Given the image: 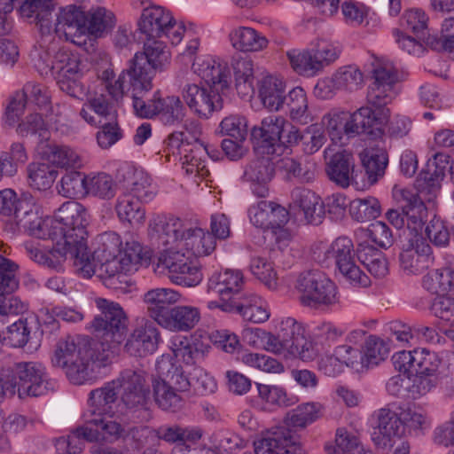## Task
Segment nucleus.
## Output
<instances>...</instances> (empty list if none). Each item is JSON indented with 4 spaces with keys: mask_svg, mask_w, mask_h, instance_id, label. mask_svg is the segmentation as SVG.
Returning a JSON list of instances; mask_svg holds the SVG:
<instances>
[{
    "mask_svg": "<svg viewBox=\"0 0 454 454\" xmlns=\"http://www.w3.org/2000/svg\"><path fill=\"white\" fill-rule=\"evenodd\" d=\"M410 200L407 211L389 209L386 216L397 230H403L402 252L399 254L401 267L409 274L418 275L433 265L434 257L431 246L422 236L427 209L419 200L405 192Z\"/></svg>",
    "mask_w": 454,
    "mask_h": 454,
    "instance_id": "1",
    "label": "nucleus"
},
{
    "mask_svg": "<svg viewBox=\"0 0 454 454\" xmlns=\"http://www.w3.org/2000/svg\"><path fill=\"white\" fill-rule=\"evenodd\" d=\"M88 212L86 208L77 201H67L55 212L54 216L42 218L28 207L27 213H24L15 221H9L4 224V231L11 236L20 232L41 239H63L67 232H71L79 239L88 237L87 225Z\"/></svg>",
    "mask_w": 454,
    "mask_h": 454,
    "instance_id": "2",
    "label": "nucleus"
},
{
    "mask_svg": "<svg viewBox=\"0 0 454 454\" xmlns=\"http://www.w3.org/2000/svg\"><path fill=\"white\" fill-rule=\"evenodd\" d=\"M101 347L89 336L60 339L51 357V364L64 369L73 384H83L100 377L101 369L110 365L98 349Z\"/></svg>",
    "mask_w": 454,
    "mask_h": 454,
    "instance_id": "3",
    "label": "nucleus"
},
{
    "mask_svg": "<svg viewBox=\"0 0 454 454\" xmlns=\"http://www.w3.org/2000/svg\"><path fill=\"white\" fill-rule=\"evenodd\" d=\"M192 69L208 88L188 83L183 88L182 97L191 112L200 119H208L223 108L221 93L229 88L230 72L226 63L212 59L194 61Z\"/></svg>",
    "mask_w": 454,
    "mask_h": 454,
    "instance_id": "4",
    "label": "nucleus"
},
{
    "mask_svg": "<svg viewBox=\"0 0 454 454\" xmlns=\"http://www.w3.org/2000/svg\"><path fill=\"white\" fill-rule=\"evenodd\" d=\"M149 235L155 243L171 246L177 241H184V246L196 256L210 254L216 247V237L211 232H205L201 228L184 229L179 219L157 215L149 223Z\"/></svg>",
    "mask_w": 454,
    "mask_h": 454,
    "instance_id": "5",
    "label": "nucleus"
},
{
    "mask_svg": "<svg viewBox=\"0 0 454 454\" xmlns=\"http://www.w3.org/2000/svg\"><path fill=\"white\" fill-rule=\"evenodd\" d=\"M97 307L101 314L96 316L90 325L96 338L94 342L101 344L100 350L106 360L111 364L119 353L120 345L123 341L128 326V318L119 303L103 298L96 300Z\"/></svg>",
    "mask_w": 454,
    "mask_h": 454,
    "instance_id": "6",
    "label": "nucleus"
},
{
    "mask_svg": "<svg viewBox=\"0 0 454 454\" xmlns=\"http://www.w3.org/2000/svg\"><path fill=\"white\" fill-rule=\"evenodd\" d=\"M252 335L261 337L265 348L275 354L298 357L302 361H309L316 356L311 342L307 340L304 325L294 317L280 321L277 335L262 329H257Z\"/></svg>",
    "mask_w": 454,
    "mask_h": 454,
    "instance_id": "7",
    "label": "nucleus"
},
{
    "mask_svg": "<svg viewBox=\"0 0 454 454\" xmlns=\"http://www.w3.org/2000/svg\"><path fill=\"white\" fill-rule=\"evenodd\" d=\"M373 78L374 81L367 91V106L359 109H366L369 112L364 118L365 122L378 136L382 133L383 127L390 118L387 105L396 96L395 84L397 74L392 67H379L373 70Z\"/></svg>",
    "mask_w": 454,
    "mask_h": 454,
    "instance_id": "8",
    "label": "nucleus"
},
{
    "mask_svg": "<svg viewBox=\"0 0 454 454\" xmlns=\"http://www.w3.org/2000/svg\"><path fill=\"white\" fill-rule=\"evenodd\" d=\"M87 238L76 239L71 232H67L65 238L55 239L54 246L50 250L31 246L27 247V252L34 262L51 269H58L69 256L83 275L90 278L93 275L94 269L87 253Z\"/></svg>",
    "mask_w": 454,
    "mask_h": 454,
    "instance_id": "9",
    "label": "nucleus"
},
{
    "mask_svg": "<svg viewBox=\"0 0 454 454\" xmlns=\"http://www.w3.org/2000/svg\"><path fill=\"white\" fill-rule=\"evenodd\" d=\"M377 428L380 436L373 438L376 444L386 448L393 439H400L407 434L424 427L427 418L406 405L389 403L377 413Z\"/></svg>",
    "mask_w": 454,
    "mask_h": 454,
    "instance_id": "10",
    "label": "nucleus"
},
{
    "mask_svg": "<svg viewBox=\"0 0 454 454\" xmlns=\"http://www.w3.org/2000/svg\"><path fill=\"white\" fill-rule=\"evenodd\" d=\"M256 154L280 156L286 147L297 145L298 128L282 116L270 115L251 130Z\"/></svg>",
    "mask_w": 454,
    "mask_h": 454,
    "instance_id": "11",
    "label": "nucleus"
},
{
    "mask_svg": "<svg viewBox=\"0 0 454 454\" xmlns=\"http://www.w3.org/2000/svg\"><path fill=\"white\" fill-rule=\"evenodd\" d=\"M295 288L303 306L312 309L330 307L339 302L336 285L321 270H309L301 272Z\"/></svg>",
    "mask_w": 454,
    "mask_h": 454,
    "instance_id": "12",
    "label": "nucleus"
},
{
    "mask_svg": "<svg viewBox=\"0 0 454 454\" xmlns=\"http://www.w3.org/2000/svg\"><path fill=\"white\" fill-rule=\"evenodd\" d=\"M137 27L139 40L165 36L174 45L178 44L188 32L182 22L175 20L169 11L155 5L143 10Z\"/></svg>",
    "mask_w": 454,
    "mask_h": 454,
    "instance_id": "13",
    "label": "nucleus"
},
{
    "mask_svg": "<svg viewBox=\"0 0 454 454\" xmlns=\"http://www.w3.org/2000/svg\"><path fill=\"white\" fill-rule=\"evenodd\" d=\"M34 67L43 76L54 80L78 79L82 74V60L79 53L67 47L59 49L53 55L49 50L36 49L32 54Z\"/></svg>",
    "mask_w": 454,
    "mask_h": 454,
    "instance_id": "14",
    "label": "nucleus"
},
{
    "mask_svg": "<svg viewBox=\"0 0 454 454\" xmlns=\"http://www.w3.org/2000/svg\"><path fill=\"white\" fill-rule=\"evenodd\" d=\"M11 382L19 395L41 396L54 392L56 380L51 378L46 367L38 362L16 363L11 371Z\"/></svg>",
    "mask_w": 454,
    "mask_h": 454,
    "instance_id": "15",
    "label": "nucleus"
},
{
    "mask_svg": "<svg viewBox=\"0 0 454 454\" xmlns=\"http://www.w3.org/2000/svg\"><path fill=\"white\" fill-rule=\"evenodd\" d=\"M450 156L437 153L430 159L427 164V169L422 170L415 181L416 192L409 189H403L400 192L399 211H407L405 206L409 204L410 200L406 198L405 192H409L414 199L419 200L426 207L424 200L431 201L440 192L442 181L445 176V172L449 168Z\"/></svg>",
    "mask_w": 454,
    "mask_h": 454,
    "instance_id": "16",
    "label": "nucleus"
},
{
    "mask_svg": "<svg viewBox=\"0 0 454 454\" xmlns=\"http://www.w3.org/2000/svg\"><path fill=\"white\" fill-rule=\"evenodd\" d=\"M144 43L143 51L137 52L129 60V66L135 74L153 89V79L157 72H163L170 61V52L165 43L160 39L140 40Z\"/></svg>",
    "mask_w": 454,
    "mask_h": 454,
    "instance_id": "17",
    "label": "nucleus"
},
{
    "mask_svg": "<svg viewBox=\"0 0 454 454\" xmlns=\"http://www.w3.org/2000/svg\"><path fill=\"white\" fill-rule=\"evenodd\" d=\"M354 256L352 240L347 237H339L324 251V257L321 259L318 254L317 259L326 265L328 261H333L352 286L366 287L370 286V278L356 264Z\"/></svg>",
    "mask_w": 454,
    "mask_h": 454,
    "instance_id": "18",
    "label": "nucleus"
},
{
    "mask_svg": "<svg viewBox=\"0 0 454 454\" xmlns=\"http://www.w3.org/2000/svg\"><path fill=\"white\" fill-rule=\"evenodd\" d=\"M243 286L244 277L240 270L226 269L213 272L207 279V293L219 299L207 301V308L210 310L218 309L225 313L245 292Z\"/></svg>",
    "mask_w": 454,
    "mask_h": 454,
    "instance_id": "19",
    "label": "nucleus"
},
{
    "mask_svg": "<svg viewBox=\"0 0 454 454\" xmlns=\"http://www.w3.org/2000/svg\"><path fill=\"white\" fill-rule=\"evenodd\" d=\"M135 114L145 119L158 117L164 125L176 126L183 122L186 109L179 97L171 95L162 98L160 91H156L148 101L136 99Z\"/></svg>",
    "mask_w": 454,
    "mask_h": 454,
    "instance_id": "20",
    "label": "nucleus"
},
{
    "mask_svg": "<svg viewBox=\"0 0 454 454\" xmlns=\"http://www.w3.org/2000/svg\"><path fill=\"white\" fill-rule=\"evenodd\" d=\"M369 112L366 109H357L353 114L345 111H333L325 114L323 122L334 143L341 142L344 136L348 138L360 134L376 136L364 118Z\"/></svg>",
    "mask_w": 454,
    "mask_h": 454,
    "instance_id": "21",
    "label": "nucleus"
},
{
    "mask_svg": "<svg viewBox=\"0 0 454 454\" xmlns=\"http://www.w3.org/2000/svg\"><path fill=\"white\" fill-rule=\"evenodd\" d=\"M157 245L160 247L158 243ZM164 247L159 253L157 267L168 270L169 278L177 285L188 287L198 286L203 278L200 270L189 261L184 253L175 250L172 247Z\"/></svg>",
    "mask_w": 454,
    "mask_h": 454,
    "instance_id": "22",
    "label": "nucleus"
},
{
    "mask_svg": "<svg viewBox=\"0 0 454 454\" xmlns=\"http://www.w3.org/2000/svg\"><path fill=\"white\" fill-rule=\"evenodd\" d=\"M391 361L396 371L408 377L413 374L437 377L442 364L438 354L426 348L396 352L392 356Z\"/></svg>",
    "mask_w": 454,
    "mask_h": 454,
    "instance_id": "23",
    "label": "nucleus"
},
{
    "mask_svg": "<svg viewBox=\"0 0 454 454\" xmlns=\"http://www.w3.org/2000/svg\"><path fill=\"white\" fill-rule=\"evenodd\" d=\"M251 223L256 228L271 230L277 240L286 239L289 233L285 225L289 221V212L273 201L261 200L248 209Z\"/></svg>",
    "mask_w": 454,
    "mask_h": 454,
    "instance_id": "24",
    "label": "nucleus"
},
{
    "mask_svg": "<svg viewBox=\"0 0 454 454\" xmlns=\"http://www.w3.org/2000/svg\"><path fill=\"white\" fill-rule=\"evenodd\" d=\"M116 381L119 391L121 389V402L129 411L146 410L150 401V387L143 371L126 369Z\"/></svg>",
    "mask_w": 454,
    "mask_h": 454,
    "instance_id": "25",
    "label": "nucleus"
},
{
    "mask_svg": "<svg viewBox=\"0 0 454 454\" xmlns=\"http://www.w3.org/2000/svg\"><path fill=\"white\" fill-rule=\"evenodd\" d=\"M254 445L255 454H309L300 435L286 427L267 432Z\"/></svg>",
    "mask_w": 454,
    "mask_h": 454,
    "instance_id": "26",
    "label": "nucleus"
},
{
    "mask_svg": "<svg viewBox=\"0 0 454 454\" xmlns=\"http://www.w3.org/2000/svg\"><path fill=\"white\" fill-rule=\"evenodd\" d=\"M87 10L82 5L68 4L61 7L57 14L55 31L63 34L67 40L80 44L87 36Z\"/></svg>",
    "mask_w": 454,
    "mask_h": 454,
    "instance_id": "27",
    "label": "nucleus"
},
{
    "mask_svg": "<svg viewBox=\"0 0 454 454\" xmlns=\"http://www.w3.org/2000/svg\"><path fill=\"white\" fill-rule=\"evenodd\" d=\"M258 157L251 160L245 168L242 178L251 183L252 192L259 197L265 198L269 194L268 183L275 175L276 155L256 154Z\"/></svg>",
    "mask_w": 454,
    "mask_h": 454,
    "instance_id": "28",
    "label": "nucleus"
},
{
    "mask_svg": "<svg viewBox=\"0 0 454 454\" xmlns=\"http://www.w3.org/2000/svg\"><path fill=\"white\" fill-rule=\"evenodd\" d=\"M160 341V333L154 322L143 319L137 323L125 343L130 356H146L153 354Z\"/></svg>",
    "mask_w": 454,
    "mask_h": 454,
    "instance_id": "29",
    "label": "nucleus"
},
{
    "mask_svg": "<svg viewBox=\"0 0 454 454\" xmlns=\"http://www.w3.org/2000/svg\"><path fill=\"white\" fill-rule=\"evenodd\" d=\"M132 70L129 65V67L123 70L116 80L109 81L107 79L104 85L112 101L118 103L123 97H130L135 111L136 99L143 98V96L151 90L145 86V83Z\"/></svg>",
    "mask_w": 454,
    "mask_h": 454,
    "instance_id": "30",
    "label": "nucleus"
},
{
    "mask_svg": "<svg viewBox=\"0 0 454 454\" xmlns=\"http://www.w3.org/2000/svg\"><path fill=\"white\" fill-rule=\"evenodd\" d=\"M290 207L301 214V221L308 224L321 223L325 215V206L321 198L313 191L304 187H295L291 192Z\"/></svg>",
    "mask_w": 454,
    "mask_h": 454,
    "instance_id": "31",
    "label": "nucleus"
},
{
    "mask_svg": "<svg viewBox=\"0 0 454 454\" xmlns=\"http://www.w3.org/2000/svg\"><path fill=\"white\" fill-rule=\"evenodd\" d=\"M118 381L114 380L103 387L93 389L89 394V408L83 414L84 418L98 417L99 415H114L119 399Z\"/></svg>",
    "mask_w": 454,
    "mask_h": 454,
    "instance_id": "32",
    "label": "nucleus"
},
{
    "mask_svg": "<svg viewBox=\"0 0 454 454\" xmlns=\"http://www.w3.org/2000/svg\"><path fill=\"white\" fill-rule=\"evenodd\" d=\"M225 313L239 315L244 320L254 324L263 323L270 317L266 302L249 291H245Z\"/></svg>",
    "mask_w": 454,
    "mask_h": 454,
    "instance_id": "33",
    "label": "nucleus"
},
{
    "mask_svg": "<svg viewBox=\"0 0 454 454\" xmlns=\"http://www.w3.org/2000/svg\"><path fill=\"white\" fill-rule=\"evenodd\" d=\"M180 298V294L168 288H156L146 292L144 301L148 316L158 325H162L170 313L172 305Z\"/></svg>",
    "mask_w": 454,
    "mask_h": 454,
    "instance_id": "34",
    "label": "nucleus"
},
{
    "mask_svg": "<svg viewBox=\"0 0 454 454\" xmlns=\"http://www.w3.org/2000/svg\"><path fill=\"white\" fill-rule=\"evenodd\" d=\"M325 171L329 179L341 188L348 187L357 176L354 156L346 150L337 152L330 158Z\"/></svg>",
    "mask_w": 454,
    "mask_h": 454,
    "instance_id": "35",
    "label": "nucleus"
},
{
    "mask_svg": "<svg viewBox=\"0 0 454 454\" xmlns=\"http://www.w3.org/2000/svg\"><path fill=\"white\" fill-rule=\"evenodd\" d=\"M14 1L10 0V4L14 5ZM54 9V0H24L20 6V12L22 17L32 19L31 22L40 27L42 34H47L51 29Z\"/></svg>",
    "mask_w": 454,
    "mask_h": 454,
    "instance_id": "36",
    "label": "nucleus"
},
{
    "mask_svg": "<svg viewBox=\"0 0 454 454\" xmlns=\"http://www.w3.org/2000/svg\"><path fill=\"white\" fill-rule=\"evenodd\" d=\"M155 369L158 379L167 383L170 387L186 392L191 387L190 379L185 375L181 365L177 364L171 355H162L156 360Z\"/></svg>",
    "mask_w": 454,
    "mask_h": 454,
    "instance_id": "37",
    "label": "nucleus"
},
{
    "mask_svg": "<svg viewBox=\"0 0 454 454\" xmlns=\"http://www.w3.org/2000/svg\"><path fill=\"white\" fill-rule=\"evenodd\" d=\"M121 246V239L116 232L106 231L101 233L96 239V247L92 254L87 250L90 262L96 268L98 265L112 262V261L117 259Z\"/></svg>",
    "mask_w": 454,
    "mask_h": 454,
    "instance_id": "38",
    "label": "nucleus"
},
{
    "mask_svg": "<svg viewBox=\"0 0 454 454\" xmlns=\"http://www.w3.org/2000/svg\"><path fill=\"white\" fill-rule=\"evenodd\" d=\"M359 159L370 185L375 184L384 176L388 165V155L384 149L365 148L359 153Z\"/></svg>",
    "mask_w": 454,
    "mask_h": 454,
    "instance_id": "39",
    "label": "nucleus"
},
{
    "mask_svg": "<svg viewBox=\"0 0 454 454\" xmlns=\"http://www.w3.org/2000/svg\"><path fill=\"white\" fill-rule=\"evenodd\" d=\"M92 430L98 433L97 440L105 441L110 443L115 442L120 439H125L128 435L127 430L121 422L114 419V415H99L98 417L84 418Z\"/></svg>",
    "mask_w": 454,
    "mask_h": 454,
    "instance_id": "40",
    "label": "nucleus"
},
{
    "mask_svg": "<svg viewBox=\"0 0 454 454\" xmlns=\"http://www.w3.org/2000/svg\"><path fill=\"white\" fill-rule=\"evenodd\" d=\"M259 96L264 107L270 111L283 110L286 96L285 82L271 75L266 76L261 82Z\"/></svg>",
    "mask_w": 454,
    "mask_h": 454,
    "instance_id": "41",
    "label": "nucleus"
},
{
    "mask_svg": "<svg viewBox=\"0 0 454 454\" xmlns=\"http://www.w3.org/2000/svg\"><path fill=\"white\" fill-rule=\"evenodd\" d=\"M282 111L288 113L294 121L302 125L313 119L309 110L307 94L301 87H295L286 94Z\"/></svg>",
    "mask_w": 454,
    "mask_h": 454,
    "instance_id": "42",
    "label": "nucleus"
},
{
    "mask_svg": "<svg viewBox=\"0 0 454 454\" xmlns=\"http://www.w3.org/2000/svg\"><path fill=\"white\" fill-rule=\"evenodd\" d=\"M235 86L238 93L243 97L254 92V63L247 56L235 54L231 59Z\"/></svg>",
    "mask_w": 454,
    "mask_h": 454,
    "instance_id": "43",
    "label": "nucleus"
},
{
    "mask_svg": "<svg viewBox=\"0 0 454 454\" xmlns=\"http://www.w3.org/2000/svg\"><path fill=\"white\" fill-rule=\"evenodd\" d=\"M233 48L238 51H258L266 48L267 38L255 29L249 27H239L232 29L229 35Z\"/></svg>",
    "mask_w": 454,
    "mask_h": 454,
    "instance_id": "44",
    "label": "nucleus"
},
{
    "mask_svg": "<svg viewBox=\"0 0 454 454\" xmlns=\"http://www.w3.org/2000/svg\"><path fill=\"white\" fill-rule=\"evenodd\" d=\"M186 146L187 153H183L180 161L183 169L186 174H195L201 178H206L209 175V170L205 165V147L204 144L195 137L192 142H189Z\"/></svg>",
    "mask_w": 454,
    "mask_h": 454,
    "instance_id": "45",
    "label": "nucleus"
},
{
    "mask_svg": "<svg viewBox=\"0 0 454 454\" xmlns=\"http://www.w3.org/2000/svg\"><path fill=\"white\" fill-rule=\"evenodd\" d=\"M116 260L117 266L126 271L137 270L139 265L147 262L150 259L148 251H145L140 242L130 239L125 241V246L120 248Z\"/></svg>",
    "mask_w": 454,
    "mask_h": 454,
    "instance_id": "46",
    "label": "nucleus"
},
{
    "mask_svg": "<svg viewBox=\"0 0 454 454\" xmlns=\"http://www.w3.org/2000/svg\"><path fill=\"white\" fill-rule=\"evenodd\" d=\"M200 319V313L197 308L176 306L171 309L161 326L171 331L187 332L192 329Z\"/></svg>",
    "mask_w": 454,
    "mask_h": 454,
    "instance_id": "47",
    "label": "nucleus"
},
{
    "mask_svg": "<svg viewBox=\"0 0 454 454\" xmlns=\"http://www.w3.org/2000/svg\"><path fill=\"white\" fill-rule=\"evenodd\" d=\"M116 263V262H112L105 265H98V268L92 265L93 274L97 272L106 287L123 293L129 292V287L131 285L130 278L127 274L129 271L122 270Z\"/></svg>",
    "mask_w": 454,
    "mask_h": 454,
    "instance_id": "48",
    "label": "nucleus"
},
{
    "mask_svg": "<svg viewBox=\"0 0 454 454\" xmlns=\"http://www.w3.org/2000/svg\"><path fill=\"white\" fill-rule=\"evenodd\" d=\"M114 14L105 7H96L87 10L88 35L95 38L106 36L114 27Z\"/></svg>",
    "mask_w": 454,
    "mask_h": 454,
    "instance_id": "49",
    "label": "nucleus"
},
{
    "mask_svg": "<svg viewBox=\"0 0 454 454\" xmlns=\"http://www.w3.org/2000/svg\"><path fill=\"white\" fill-rule=\"evenodd\" d=\"M141 203L129 193L123 192L119 195L115 211L120 221L131 225L143 223L145 219V211Z\"/></svg>",
    "mask_w": 454,
    "mask_h": 454,
    "instance_id": "50",
    "label": "nucleus"
},
{
    "mask_svg": "<svg viewBox=\"0 0 454 454\" xmlns=\"http://www.w3.org/2000/svg\"><path fill=\"white\" fill-rule=\"evenodd\" d=\"M30 203L19 199L12 189L0 191V219L4 225L9 221L18 220L21 215L27 213Z\"/></svg>",
    "mask_w": 454,
    "mask_h": 454,
    "instance_id": "51",
    "label": "nucleus"
},
{
    "mask_svg": "<svg viewBox=\"0 0 454 454\" xmlns=\"http://www.w3.org/2000/svg\"><path fill=\"white\" fill-rule=\"evenodd\" d=\"M153 390L155 403L162 411L176 412L184 407V399L181 396V392L170 387L162 380L154 379Z\"/></svg>",
    "mask_w": 454,
    "mask_h": 454,
    "instance_id": "52",
    "label": "nucleus"
},
{
    "mask_svg": "<svg viewBox=\"0 0 454 454\" xmlns=\"http://www.w3.org/2000/svg\"><path fill=\"white\" fill-rule=\"evenodd\" d=\"M389 351L387 342L378 336L370 335L364 342V351L362 352L363 371L377 366L385 361Z\"/></svg>",
    "mask_w": 454,
    "mask_h": 454,
    "instance_id": "53",
    "label": "nucleus"
},
{
    "mask_svg": "<svg viewBox=\"0 0 454 454\" xmlns=\"http://www.w3.org/2000/svg\"><path fill=\"white\" fill-rule=\"evenodd\" d=\"M422 286L434 294L454 292V269L445 267L431 270L423 277Z\"/></svg>",
    "mask_w": 454,
    "mask_h": 454,
    "instance_id": "54",
    "label": "nucleus"
},
{
    "mask_svg": "<svg viewBox=\"0 0 454 454\" xmlns=\"http://www.w3.org/2000/svg\"><path fill=\"white\" fill-rule=\"evenodd\" d=\"M287 57L291 67L300 75L313 77L322 71L321 62L313 57L309 47L301 51H289Z\"/></svg>",
    "mask_w": 454,
    "mask_h": 454,
    "instance_id": "55",
    "label": "nucleus"
},
{
    "mask_svg": "<svg viewBox=\"0 0 454 454\" xmlns=\"http://www.w3.org/2000/svg\"><path fill=\"white\" fill-rule=\"evenodd\" d=\"M128 174H132L129 188L126 193L134 196L141 202L151 201L155 194L156 189L152 183L151 177L143 170L128 168Z\"/></svg>",
    "mask_w": 454,
    "mask_h": 454,
    "instance_id": "56",
    "label": "nucleus"
},
{
    "mask_svg": "<svg viewBox=\"0 0 454 454\" xmlns=\"http://www.w3.org/2000/svg\"><path fill=\"white\" fill-rule=\"evenodd\" d=\"M57 176L58 171L47 163L33 162L27 167L29 185L39 191L51 188Z\"/></svg>",
    "mask_w": 454,
    "mask_h": 454,
    "instance_id": "57",
    "label": "nucleus"
},
{
    "mask_svg": "<svg viewBox=\"0 0 454 454\" xmlns=\"http://www.w3.org/2000/svg\"><path fill=\"white\" fill-rule=\"evenodd\" d=\"M87 179L88 176L81 172H67L61 177L59 193L66 198H83L87 195Z\"/></svg>",
    "mask_w": 454,
    "mask_h": 454,
    "instance_id": "58",
    "label": "nucleus"
},
{
    "mask_svg": "<svg viewBox=\"0 0 454 454\" xmlns=\"http://www.w3.org/2000/svg\"><path fill=\"white\" fill-rule=\"evenodd\" d=\"M116 184L112 176L101 172L87 179V195L100 200H111L115 196Z\"/></svg>",
    "mask_w": 454,
    "mask_h": 454,
    "instance_id": "59",
    "label": "nucleus"
},
{
    "mask_svg": "<svg viewBox=\"0 0 454 454\" xmlns=\"http://www.w3.org/2000/svg\"><path fill=\"white\" fill-rule=\"evenodd\" d=\"M349 214L357 222L375 219L380 215V201L374 197L355 199L349 201Z\"/></svg>",
    "mask_w": 454,
    "mask_h": 454,
    "instance_id": "60",
    "label": "nucleus"
},
{
    "mask_svg": "<svg viewBox=\"0 0 454 454\" xmlns=\"http://www.w3.org/2000/svg\"><path fill=\"white\" fill-rule=\"evenodd\" d=\"M249 270L251 273L269 289H275L278 286L277 272L273 264L266 257L254 255L250 259Z\"/></svg>",
    "mask_w": 454,
    "mask_h": 454,
    "instance_id": "61",
    "label": "nucleus"
},
{
    "mask_svg": "<svg viewBox=\"0 0 454 454\" xmlns=\"http://www.w3.org/2000/svg\"><path fill=\"white\" fill-rule=\"evenodd\" d=\"M319 403H307L298 405L287 414L288 425L294 427H305L320 416Z\"/></svg>",
    "mask_w": 454,
    "mask_h": 454,
    "instance_id": "62",
    "label": "nucleus"
},
{
    "mask_svg": "<svg viewBox=\"0 0 454 454\" xmlns=\"http://www.w3.org/2000/svg\"><path fill=\"white\" fill-rule=\"evenodd\" d=\"M175 361L182 360L185 364H193L202 356V352L197 345L187 337H176L171 346Z\"/></svg>",
    "mask_w": 454,
    "mask_h": 454,
    "instance_id": "63",
    "label": "nucleus"
},
{
    "mask_svg": "<svg viewBox=\"0 0 454 454\" xmlns=\"http://www.w3.org/2000/svg\"><path fill=\"white\" fill-rule=\"evenodd\" d=\"M48 160L52 165L62 168L80 166L78 154L71 147L63 145L50 146Z\"/></svg>",
    "mask_w": 454,
    "mask_h": 454,
    "instance_id": "64",
    "label": "nucleus"
}]
</instances>
